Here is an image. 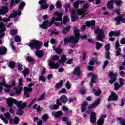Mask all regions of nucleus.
<instances>
[{"mask_svg":"<svg viewBox=\"0 0 125 125\" xmlns=\"http://www.w3.org/2000/svg\"><path fill=\"white\" fill-rule=\"evenodd\" d=\"M13 103L18 108H20L17 110L16 114L19 116H22V115H24V111H23V110H24V109H25L27 106V103H23L22 101L18 102L16 100L11 98H9L7 101V105L8 107H12Z\"/></svg>","mask_w":125,"mask_h":125,"instance_id":"f257e3e1","label":"nucleus"},{"mask_svg":"<svg viewBox=\"0 0 125 125\" xmlns=\"http://www.w3.org/2000/svg\"><path fill=\"white\" fill-rule=\"evenodd\" d=\"M41 45H42V42L36 40H31L28 46L30 47L31 49L35 48L37 50L35 52V55L38 58H42L44 53L42 50H39L41 49Z\"/></svg>","mask_w":125,"mask_h":125,"instance_id":"f03ea898","label":"nucleus"},{"mask_svg":"<svg viewBox=\"0 0 125 125\" xmlns=\"http://www.w3.org/2000/svg\"><path fill=\"white\" fill-rule=\"evenodd\" d=\"M55 14L58 16L57 18H55V17H53L50 21H49L48 20L44 21L42 25H39L40 28L46 29L49 27H51V26H52V24H53L55 21H62L63 13L56 11L55 12Z\"/></svg>","mask_w":125,"mask_h":125,"instance_id":"7ed1b4c3","label":"nucleus"},{"mask_svg":"<svg viewBox=\"0 0 125 125\" xmlns=\"http://www.w3.org/2000/svg\"><path fill=\"white\" fill-rule=\"evenodd\" d=\"M74 33V37L71 36L69 39L68 37H66L64 40V45H67L69 42L71 43H77L80 40V30L77 29L76 27L74 26L73 27Z\"/></svg>","mask_w":125,"mask_h":125,"instance_id":"20e7f679","label":"nucleus"},{"mask_svg":"<svg viewBox=\"0 0 125 125\" xmlns=\"http://www.w3.org/2000/svg\"><path fill=\"white\" fill-rule=\"evenodd\" d=\"M21 13H22L21 11H16L15 10H13V13L10 14L8 18H5L2 20V18L0 17V21H3L4 22H8V21H10V18H14V17H16L17 15L19 16L21 15Z\"/></svg>","mask_w":125,"mask_h":125,"instance_id":"39448f33","label":"nucleus"},{"mask_svg":"<svg viewBox=\"0 0 125 125\" xmlns=\"http://www.w3.org/2000/svg\"><path fill=\"white\" fill-rule=\"evenodd\" d=\"M59 59V57L57 55H54L52 57V60L48 61V66L50 67V69H58V63H54L53 60H58Z\"/></svg>","mask_w":125,"mask_h":125,"instance_id":"423d86ee","label":"nucleus"},{"mask_svg":"<svg viewBox=\"0 0 125 125\" xmlns=\"http://www.w3.org/2000/svg\"><path fill=\"white\" fill-rule=\"evenodd\" d=\"M18 85L14 87V90L16 94H20L23 91V78L19 79Z\"/></svg>","mask_w":125,"mask_h":125,"instance_id":"0eeeda50","label":"nucleus"},{"mask_svg":"<svg viewBox=\"0 0 125 125\" xmlns=\"http://www.w3.org/2000/svg\"><path fill=\"white\" fill-rule=\"evenodd\" d=\"M95 33L98 34V36L96 37L97 41L103 42V39L105 38V33L103 31V30L98 28L95 30Z\"/></svg>","mask_w":125,"mask_h":125,"instance_id":"6e6552de","label":"nucleus"},{"mask_svg":"<svg viewBox=\"0 0 125 125\" xmlns=\"http://www.w3.org/2000/svg\"><path fill=\"white\" fill-rule=\"evenodd\" d=\"M89 7V5L86 3L81 10H77V12L79 15H82V17H84L87 14V8Z\"/></svg>","mask_w":125,"mask_h":125,"instance_id":"1a4fd4ad","label":"nucleus"},{"mask_svg":"<svg viewBox=\"0 0 125 125\" xmlns=\"http://www.w3.org/2000/svg\"><path fill=\"white\" fill-rule=\"evenodd\" d=\"M48 1V0H41L38 2L41 10H46L49 7V5L47 4Z\"/></svg>","mask_w":125,"mask_h":125,"instance_id":"9d476101","label":"nucleus"},{"mask_svg":"<svg viewBox=\"0 0 125 125\" xmlns=\"http://www.w3.org/2000/svg\"><path fill=\"white\" fill-rule=\"evenodd\" d=\"M4 116L3 115H0V118L1 120L3 121L5 124H8V120L10 121L11 120V115L9 113V112H7L4 114Z\"/></svg>","mask_w":125,"mask_h":125,"instance_id":"9b49d317","label":"nucleus"},{"mask_svg":"<svg viewBox=\"0 0 125 125\" xmlns=\"http://www.w3.org/2000/svg\"><path fill=\"white\" fill-rule=\"evenodd\" d=\"M117 75L118 74L116 73H114L113 72H110L109 73L108 77H109L110 79H112V80L109 81V83L110 84H113V83L116 82Z\"/></svg>","mask_w":125,"mask_h":125,"instance_id":"f8f14e48","label":"nucleus"},{"mask_svg":"<svg viewBox=\"0 0 125 125\" xmlns=\"http://www.w3.org/2000/svg\"><path fill=\"white\" fill-rule=\"evenodd\" d=\"M88 64L89 65V66L88 67L89 70L90 71H92V70H93V66H93L94 64L97 65V64H98V61H97V59L93 58Z\"/></svg>","mask_w":125,"mask_h":125,"instance_id":"ddd939ff","label":"nucleus"},{"mask_svg":"<svg viewBox=\"0 0 125 125\" xmlns=\"http://www.w3.org/2000/svg\"><path fill=\"white\" fill-rule=\"evenodd\" d=\"M114 20L116 22L115 24L117 25H121V22L124 23H125V18H123L122 16L116 17L114 19Z\"/></svg>","mask_w":125,"mask_h":125,"instance_id":"4468645a","label":"nucleus"},{"mask_svg":"<svg viewBox=\"0 0 125 125\" xmlns=\"http://www.w3.org/2000/svg\"><path fill=\"white\" fill-rule=\"evenodd\" d=\"M6 31V28H5V25H4V24L2 22H0V34H1L0 35V39L2 38L5 35V33H4V32H5Z\"/></svg>","mask_w":125,"mask_h":125,"instance_id":"2eb2a0df","label":"nucleus"},{"mask_svg":"<svg viewBox=\"0 0 125 125\" xmlns=\"http://www.w3.org/2000/svg\"><path fill=\"white\" fill-rule=\"evenodd\" d=\"M56 104H57L55 105H51L49 107L50 110H57V109H58L59 107V106H61L62 105V103L60 102V100H59V99H57Z\"/></svg>","mask_w":125,"mask_h":125,"instance_id":"dca6fc26","label":"nucleus"},{"mask_svg":"<svg viewBox=\"0 0 125 125\" xmlns=\"http://www.w3.org/2000/svg\"><path fill=\"white\" fill-rule=\"evenodd\" d=\"M52 116L56 118V119H60L63 116V112L62 111H53Z\"/></svg>","mask_w":125,"mask_h":125,"instance_id":"f3484780","label":"nucleus"},{"mask_svg":"<svg viewBox=\"0 0 125 125\" xmlns=\"http://www.w3.org/2000/svg\"><path fill=\"white\" fill-rule=\"evenodd\" d=\"M68 20H69V17L68 16H65L63 19V21H62L61 23L59 22H55V25L57 27H60V26H62V24L66 25V23L68 22Z\"/></svg>","mask_w":125,"mask_h":125,"instance_id":"a211bd4d","label":"nucleus"},{"mask_svg":"<svg viewBox=\"0 0 125 125\" xmlns=\"http://www.w3.org/2000/svg\"><path fill=\"white\" fill-rule=\"evenodd\" d=\"M76 12H77V11L75 9L72 10L71 11V17L72 22H75L76 20L79 19V16H78V15H76Z\"/></svg>","mask_w":125,"mask_h":125,"instance_id":"6ab92c4d","label":"nucleus"},{"mask_svg":"<svg viewBox=\"0 0 125 125\" xmlns=\"http://www.w3.org/2000/svg\"><path fill=\"white\" fill-rule=\"evenodd\" d=\"M117 101L118 100V95L115 92H112L110 96L108 98V101L110 102V101Z\"/></svg>","mask_w":125,"mask_h":125,"instance_id":"aec40b11","label":"nucleus"},{"mask_svg":"<svg viewBox=\"0 0 125 125\" xmlns=\"http://www.w3.org/2000/svg\"><path fill=\"white\" fill-rule=\"evenodd\" d=\"M90 121L92 124H95V123H96V114L95 112L91 113Z\"/></svg>","mask_w":125,"mask_h":125,"instance_id":"412c9836","label":"nucleus"},{"mask_svg":"<svg viewBox=\"0 0 125 125\" xmlns=\"http://www.w3.org/2000/svg\"><path fill=\"white\" fill-rule=\"evenodd\" d=\"M107 117V115L103 114L101 116V117L99 118V119L97 122L98 125H103V123H104V118Z\"/></svg>","mask_w":125,"mask_h":125,"instance_id":"4be33fe9","label":"nucleus"},{"mask_svg":"<svg viewBox=\"0 0 125 125\" xmlns=\"http://www.w3.org/2000/svg\"><path fill=\"white\" fill-rule=\"evenodd\" d=\"M32 88H29L27 87H24L23 89V91L24 92V96H25L26 98H29V97H30L29 92H31V91H32Z\"/></svg>","mask_w":125,"mask_h":125,"instance_id":"5701e85b","label":"nucleus"},{"mask_svg":"<svg viewBox=\"0 0 125 125\" xmlns=\"http://www.w3.org/2000/svg\"><path fill=\"white\" fill-rule=\"evenodd\" d=\"M86 25L87 27H91V29L93 30L94 29V26H95V21L94 20H92L91 21H87Z\"/></svg>","mask_w":125,"mask_h":125,"instance_id":"b1692460","label":"nucleus"},{"mask_svg":"<svg viewBox=\"0 0 125 125\" xmlns=\"http://www.w3.org/2000/svg\"><path fill=\"white\" fill-rule=\"evenodd\" d=\"M9 9L6 6H3L1 7V10L0 9V15H4L8 12Z\"/></svg>","mask_w":125,"mask_h":125,"instance_id":"393cba45","label":"nucleus"},{"mask_svg":"<svg viewBox=\"0 0 125 125\" xmlns=\"http://www.w3.org/2000/svg\"><path fill=\"white\" fill-rule=\"evenodd\" d=\"M73 75L80 77L81 76V71L80 70V67H76L73 72Z\"/></svg>","mask_w":125,"mask_h":125,"instance_id":"a878e982","label":"nucleus"},{"mask_svg":"<svg viewBox=\"0 0 125 125\" xmlns=\"http://www.w3.org/2000/svg\"><path fill=\"white\" fill-rule=\"evenodd\" d=\"M63 80H61L59 83H58L56 84L55 86V88L56 89H59V88H61L63 86Z\"/></svg>","mask_w":125,"mask_h":125,"instance_id":"bb28decb","label":"nucleus"},{"mask_svg":"<svg viewBox=\"0 0 125 125\" xmlns=\"http://www.w3.org/2000/svg\"><path fill=\"white\" fill-rule=\"evenodd\" d=\"M52 47L53 49L55 50V52L57 53L58 54H60L63 51V49L60 48V46H59L56 48L54 46H53Z\"/></svg>","mask_w":125,"mask_h":125,"instance_id":"cd10ccee","label":"nucleus"},{"mask_svg":"<svg viewBox=\"0 0 125 125\" xmlns=\"http://www.w3.org/2000/svg\"><path fill=\"white\" fill-rule=\"evenodd\" d=\"M7 52V50L5 47H0V55H3Z\"/></svg>","mask_w":125,"mask_h":125,"instance_id":"c85d7f7f","label":"nucleus"},{"mask_svg":"<svg viewBox=\"0 0 125 125\" xmlns=\"http://www.w3.org/2000/svg\"><path fill=\"white\" fill-rule=\"evenodd\" d=\"M109 37H113V36H114V37H118L119 35H120V31H111L109 33Z\"/></svg>","mask_w":125,"mask_h":125,"instance_id":"c756f323","label":"nucleus"},{"mask_svg":"<svg viewBox=\"0 0 125 125\" xmlns=\"http://www.w3.org/2000/svg\"><path fill=\"white\" fill-rule=\"evenodd\" d=\"M60 100L62 103H67L68 98L65 95H62L61 96V97L60 98Z\"/></svg>","mask_w":125,"mask_h":125,"instance_id":"7c9ffc66","label":"nucleus"},{"mask_svg":"<svg viewBox=\"0 0 125 125\" xmlns=\"http://www.w3.org/2000/svg\"><path fill=\"white\" fill-rule=\"evenodd\" d=\"M67 60V58H66V55H62L61 57V60L59 61V62L60 63H64V62H66Z\"/></svg>","mask_w":125,"mask_h":125,"instance_id":"2f4dec72","label":"nucleus"},{"mask_svg":"<svg viewBox=\"0 0 125 125\" xmlns=\"http://www.w3.org/2000/svg\"><path fill=\"white\" fill-rule=\"evenodd\" d=\"M87 102H85L83 103L81 106V112H83L84 111H85V110H86V106H87Z\"/></svg>","mask_w":125,"mask_h":125,"instance_id":"473e14b6","label":"nucleus"},{"mask_svg":"<svg viewBox=\"0 0 125 125\" xmlns=\"http://www.w3.org/2000/svg\"><path fill=\"white\" fill-rule=\"evenodd\" d=\"M2 85H4V87L7 88H10L11 87V86L5 84V79H3L0 83V86H2Z\"/></svg>","mask_w":125,"mask_h":125,"instance_id":"72a5a7b5","label":"nucleus"},{"mask_svg":"<svg viewBox=\"0 0 125 125\" xmlns=\"http://www.w3.org/2000/svg\"><path fill=\"white\" fill-rule=\"evenodd\" d=\"M114 1L113 0H111L107 4V8L108 9H112L114 7Z\"/></svg>","mask_w":125,"mask_h":125,"instance_id":"f704fd0d","label":"nucleus"},{"mask_svg":"<svg viewBox=\"0 0 125 125\" xmlns=\"http://www.w3.org/2000/svg\"><path fill=\"white\" fill-rule=\"evenodd\" d=\"M70 29H71V26H68L67 27H63L62 32L64 35H66V34H67V33H68L69 31H70Z\"/></svg>","mask_w":125,"mask_h":125,"instance_id":"c9c22d12","label":"nucleus"},{"mask_svg":"<svg viewBox=\"0 0 125 125\" xmlns=\"http://www.w3.org/2000/svg\"><path fill=\"white\" fill-rule=\"evenodd\" d=\"M121 86H121V84H119L118 82H116L114 83V90H119Z\"/></svg>","mask_w":125,"mask_h":125,"instance_id":"e433bc0d","label":"nucleus"},{"mask_svg":"<svg viewBox=\"0 0 125 125\" xmlns=\"http://www.w3.org/2000/svg\"><path fill=\"white\" fill-rule=\"evenodd\" d=\"M25 6H26V3L24 2H22L20 4L18 8L20 10H22Z\"/></svg>","mask_w":125,"mask_h":125,"instance_id":"4c0bfd02","label":"nucleus"},{"mask_svg":"<svg viewBox=\"0 0 125 125\" xmlns=\"http://www.w3.org/2000/svg\"><path fill=\"white\" fill-rule=\"evenodd\" d=\"M26 60H27L28 62H31V63H33V62H35L34 58H33V57L31 56H27L26 58Z\"/></svg>","mask_w":125,"mask_h":125,"instance_id":"58836bf2","label":"nucleus"},{"mask_svg":"<svg viewBox=\"0 0 125 125\" xmlns=\"http://www.w3.org/2000/svg\"><path fill=\"white\" fill-rule=\"evenodd\" d=\"M118 121L119 122V123L121 124L122 125H125V119L119 117L118 118Z\"/></svg>","mask_w":125,"mask_h":125,"instance_id":"ea45409f","label":"nucleus"},{"mask_svg":"<svg viewBox=\"0 0 125 125\" xmlns=\"http://www.w3.org/2000/svg\"><path fill=\"white\" fill-rule=\"evenodd\" d=\"M20 1V0H12L11 1V4H10L11 7H12V5H13L14 3H15L16 4H17V3H19Z\"/></svg>","mask_w":125,"mask_h":125,"instance_id":"a19ab883","label":"nucleus"},{"mask_svg":"<svg viewBox=\"0 0 125 125\" xmlns=\"http://www.w3.org/2000/svg\"><path fill=\"white\" fill-rule=\"evenodd\" d=\"M72 86H71V84H70V82L69 81H67L65 83V88L67 89H71Z\"/></svg>","mask_w":125,"mask_h":125,"instance_id":"79ce46f5","label":"nucleus"},{"mask_svg":"<svg viewBox=\"0 0 125 125\" xmlns=\"http://www.w3.org/2000/svg\"><path fill=\"white\" fill-rule=\"evenodd\" d=\"M113 2L115 3L117 6H120L122 4V1L118 0H113Z\"/></svg>","mask_w":125,"mask_h":125,"instance_id":"37998d69","label":"nucleus"},{"mask_svg":"<svg viewBox=\"0 0 125 125\" xmlns=\"http://www.w3.org/2000/svg\"><path fill=\"white\" fill-rule=\"evenodd\" d=\"M101 46H102V44H101V43L98 42H96V49H97V50L100 49V48H101Z\"/></svg>","mask_w":125,"mask_h":125,"instance_id":"c03bdc74","label":"nucleus"},{"mask_svg":"<svg viewBox=\"0 0 125 125\" xmlns=\"http://www.w3.org/2000/svg\"><path fill=\"white\" fill-rule=\"evenodd\" d=\"M21 73H22L25 77H27V75H29V69H26L24 71H22Z\"/></svg>","mask_w":125,"mask_h":125,"instance_id":"a18cd8bd","label":"nucleus"},{"mask_svg":"<svg viewBox=\"0 0 125 125\" xmlns=\"http://www.w3.org/2000/svg\"><path fill=\"white\" fill-rule=\"evenodd\" d=\"M41 119L43 121V122H45L47 121V119H48V115L47 114H44L42 116Z\"/></svg>","mask_w":125,"mask_h":125,"instance_id":"49530a36","label":"nucleus"},{"mask_svg":"<svg viewBox=\"0 0 125 125\" xmlns=\"http://www.w3.org/2000/svg\"><path fill=\"white\" fill-rule=\"evenodd\" d=\"M121 48L116 49V56H120V55H121L122 53H121Z\"/></svg>","mask_w":125,"mask_h":125,"instance_id":"de8ad7c7","label":"nucleus"},{"mask_svg":"<svg viewBox=\"0 0 125 125\" xmlns=\"http://www.w3.org/2000/svg\"><path fill=\"white\" fill-rule=\"evenodd\" d=\"M39 81H42L44 83H45V82H46V79L43 76H40L39 77Z\"/></svg>","mask_w":125,"mask_h":125,"instance_id":"09e8293b","label":"nucleus"},{"mask_svg":"<svg viewBox=\"0 0 125 125\" xmlns=\"http://www.w3.org/2000/svg\"><path fill=\"white\" fill-rule=\"evenodd\" d=\"M96 79H97V76H96V75H93L91 80V83H95V80H96Z\"/></svg>","mask_w":125,"mask_h":125,"instance_id":"8fccbe9b","label":"nucleus"},{"mask_svg":"<svg viewBox=\"0 0 125 125\" xmlns=\"http://www.w3.org/2000/svg\"><path fill=\"white\" fill-rule=\"evenodd\" d=\"M10 33L13 36H15V35H16V34H17V30L16 29H13V30H11L10 31Z\"/></svg>","mask_w":125,"mask_h":125,"instance_id":"3c124183","label":"nucleus"},{"mask_svg":"<svg viewBox=\"0 0 125 125\" xmlns=\"http://www.w3.org/2000/svg\"><path fill=\"white\" fill-rule=\"evenodd\" d=\"M44 97H45V95H41L40 97L37 99V101H41V100H43V99H44Z\"/></svg>","mask_w":125,"mask_h":125,"instance_id":"603ef678","label":"nucleus"},{"mask_svg":"<svg viewBox=\"0 0 125 125\" xmlns=\"http://www.w3.org/2000/svg\"><path fill=\"white\" fill-rule=\"evenodd\" d=\"M16 42H21V39L18 36H16L15 38Z\"/></svg>","mask_w":125,"mask_h":125,"instance_id":"864d4df0","label":"nucleus"},{"mask_svg":"<svg viewBox=\"0 0 125 125\" xmlns=\"http://www.w3.org/2000/svg\"><path fill=\"white\" fill-rule=\"evenodd\" d=\"M124 82H125V80L122 78H119V83L121 86H123L124 85Z\"/></svg>","mask_w":125,"mask_h":125,"instance_id":"5fc2aeb1","label":"nucleus"},{"mask_svg":"<svg viewBox=\"0 0 125 125\" xmlns=\"http://www.w3.org/2000/svg\"><path fill=\"white\" fill-rule=\"evenodd\" d=\"M9 67L12 68H14L15 67V63L12 62H10L9 63Z\"/></svg>","mask_w":125,"mask_h":125,"instance_id":"6e6d98bb","label":"nucleus"},{"mask_svg":"<svg viewBox=\"0 0 125 125\" xmlns=\"http://www.w3.org/2000/svg\"><path fill=\"white\" fill-rule=\"evenodd\" d=\"M99 103H100V101L99 99L97 100L95 103H94L93 104V105H94V106L95 107H97L98 105H99Z\"/></svg>","mask_w":125,"mask_h":125,"instance_id":"4d7b16f0","label":"nucleus"},{"mask_svg":"<svg viewBox=\"0 0 125 125\" xmlns=\"http://www.w3.org/2000/svg\"><path fill=\"white\" fill-rule=\"evenodd\" d=\"M19 123V118L18 117H15L14 119V124L17 125Z\"/></svg>","mask_w":125,"mask_h":125,"instance_id":"13d9d810","label":"nucleus"},{"mask_svg":"<svg viewBox=\"0 0 125 125\" xmlns=\"http://www.w3.org/2000/svg\"><path fill=\"white\" fill-rule=\"evenodd\" d=\"M18 70L19 71H22V70H23V65L20 63H19L18 64Z\"/></svg>","mask_w":125,"mask_h":125,"instance_id":"bf43d9fd","label":"nucleus"},{"mask_svg":"<svg viewBox=\"0 0 125 125\" xmlns=\"http://www.w3.org/2000/svg\"><path fill=\"white\" fill-rule=\"evenodd\" d=\"M14 42L13 41H10V45L12 48V49H13V50H14V51H15V47H14V45H13V44H14Z\"/></svg>","mask_w":125,"mask_h":125,"instance_id":"052dcab7","label":"nucleus"},{"mask_svg":"<svg viewBox=\"0 0 125 125\" xmlns=\"http://www.w3.org/2000/svg\"><path fill=\"white\" fill-rule=\"evenodd\" d=\"M56 6L57 8H60L62 5H61V3H60V1H58L56 2Z\"/></svg>","mask_w":125,"mask_h":125,"instance_id":"680f3d73","label":"nucleus"},{"mask_svg":"<svg viewBox=\"0 0 125 125\" xmlns=\"http://www.w3.org/2000/svg\"><path fill=\"white\" fill-rule=\"evenodd\" d=\"M109 64V61L108 60H106L104 62V65L103 66V69H105L106 67H107V65Z\"/></svg>","mask_w":125,"mask_h":125,"instance_id":"e2e57ef3","label":"nucleus"},{"mask_svg":"<svg viewBox=\"0 0 125 125\" xmlns=\"http://www.w3.org/2000/svg\"><path fill=\"white\" fill-rule=\"evenodd\" d=\"M73 6L74 8H79V3L77 1L73 3Z\"/></svg>","mask_w":125,"mask_h":125,"instance_id":"0e129e2a","label":"nucleus"},{"mask_svg":"<svg viewBox=\"0 0 125 125\" xmlns=\"http://www.w3.org/2000/svg\"><path fill=\"white\" fill-rule=\"evenodd\" d=\"M119 74H120V76H121V77H122V78H125V72H124L123 71L121 70L119 72Z\"/></svg>","mask_w":125,"mask_h":125,"instance_id":"69168bd1","label":"nucleus"},{"mask_svg":"<svg viewBox=\"0 0 125 125\" xmlns=\"http://www.w3.org/2000/svg\"><path fill=\"white\" fill-rule=\"evenodd\" d=\"M64 7L65 8V11H66V12H67L68 9L70 8V4L69 3L66 4Z\"/></svg>","mask_w":125,"mask_h":125,"instance_id":"338daca9","label":"nucleus"},{"mask_svg":"<svg viewBox=\"0 0 125 125\" xmlns=\"http://www.w3.org/2000/svg\"><path fill=\"white\" fill-rule=\"evenodd\" d=\"M121 44H125V39L122 38L121 40L120 41Z\"/></svg>","mask_w":125,"mask_h":125,"instance_id":"774afa93","label":"nucleus"}]
</instances>
